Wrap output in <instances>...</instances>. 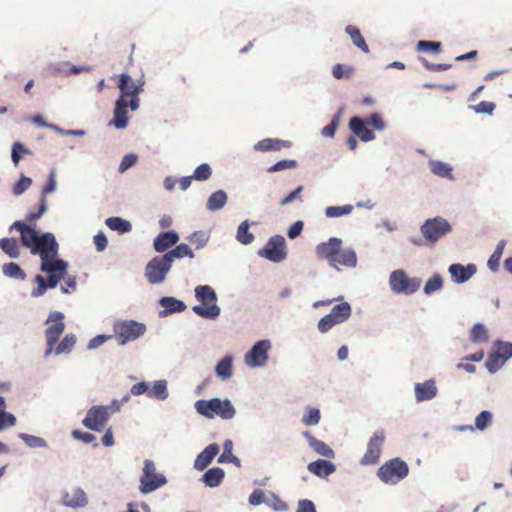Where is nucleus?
I'll use <instances>...</instances> for the list:
<instances>
[{
    "label": "nucleus",
    "instance_id": "nucleus-58",
    "mask_svg": "<svg viewBox=\"0 0 512 512\" xmlns=\"http://www.w3.org/2000/svg\"><path fill=\"white\" fill-rule=\"evenodd\" d=\"M366 124L374 127L376 130H383L385 128V122L380 114L373 113L366 119Z\"/></svg>",
    "mask_w": 512,
    "mask_h": 512
},
{
    "label": "nucleus",
    "instance_id": "nucleus-26",
    "mask_svg": "<svg viewBox=\"0 0 512 512\" xmlns=\"http://www.w3.org/2000/svg\"><path fill=\"white\" fill-rule=\"evenodd\" d=\"M304 437L317 454L327 458H333L335 456V453L330 446H328L325 442L316 439L311 433L304 432Z\"/></svg>",
    "mask_w": 512,
    "mask_h": 512
},
{
    "label": "nucleus",
    "instance_id": "nucleus-41",
    "mask_svg": "<svg viewBox=\"0 0 512 512\" xmlns=\"http://www.w3.org/2000/svg\"><path fill=\"white\" fill-rule=\"evenodd\" d=\"M236 238L244 245H248L253 242L254 235L249 231V224L247 221H244L239 225Z\"/></svg>",
    "mask_w": 512,
    "mask_h": 512
},
{
    "label": "nucleus",
    "instance_id": "nucleus-13",
    "mask_svg": "<svg viewBox=\"0 0 512 512\" xmlns=\"http://www.w3.org/2000/svg\"><path fill=\"white\" fill-rule=\"evenodd\" d=\"M171 266V263L165 259L164 255L152 258L145 267V276L148 282L152 285L164 282Z\"/></svg>",
    "mask_w": 512,
    "mask_h": 512
},
{
    "label": "nucleus",
    "instance_id": "nucleus-53",
    "mask_svg": "<svg viewBox=\"0 0 512 512\" xmlns=\"http://www.w3.org/2000/svg\"><path fill=\"white\" fill-rule=\"evenodd\" d=\"M296 166H297V162L295 160L285 159V160L278 161L274 165L270 166L267 169V171L269 173H274V172L282 171L285 169H293Z\"/></svg>",
    "mask_w": 512,
    "mask_h": 512
},
{
    "label": "nucleus",
    "instance_id": "nucleus-6",
    "mask_svg": "<svg viewBox=\"0 0 512 512\" xmlns=\"http://www.w3.org/2000/svg\"><path fill=\"white\" fill-rule=\"evenodd\" d=\"M195 408L199 414L212 419L219 416L222 419H232L236 413L235 408L228 399L213 398L210 400H198Z\"/></svg>",
    "mask_w": 512,
    "mask_h": 512
},
{
    "label": "nucleus",
    "instance_id": "nucleus-50",
    "mask_svg": "<svg viewBox=\"0 0 512 512\" xmlns=\"http://www.w3.org/2000/svg\"><path fill=\"white\" fill-rule=\"evenodd\" d=\"M211 175H212L211 167L208 164L203 163L195 169L192 176L195 180L205 181V180H208L211 177Z\"/></svg>",
    "mask_w": 512,
    "mask_h": 512
},
{
    "label": "nucleus",
    "instance_id": "nucleus-43",
    "mask_svg": "<svg viewBox=\"0 0 512 512\" xmlns=\"http://www.w3.org/2000/svg\"><path fill=\"white\" fill-rule=\"evenodd\" d=\"M352 205H344V206H329L325 210V214L329 218H336L343 215H348L352 212Z\"/></svg>",
    "mask_w": 512,
    "mask_h": 512
},
{
    "label": "nucleus",
    "instance_id": "nucleus-29",
    "mask_svg": "<svg viewBox=\"0 0 512 512\" xmlns=\"http://www.w3.org/2000/svg\"><path fill=\"white\" fill-rule=\"evenodd\" d=\"M164 256L165 259L172 264L175 259H180L183 257L194 258V253L188 245L182 243L164 254Z\"/></svg>",
    "mask_w": 512,
    "mask_h": 512
},
{
    "label": "nucleus",
    "instance_id": "nucleus-51",
    "mask_svg": "<svg viewBox=\"0 0 512 512\" xmlns=\"http://www.w3.org/2000/svg\"><path fill=\"white\" fill-rule=\"evenodd\" d=\"M505 360L497 352L496 354H490L485 365L490 372H496L503 364Z\"/></svg>",
    "mask_w": 512,
    "mask_h": 512
},
{
    "label": "nucleus",
    "instance_id": "nucleus-24",
    "mask_svg": "<svg viewBox=\"0 0 512 512\" xmlns=\"http://www.w3.org/2000/svg\"><path fill=\"white\" fill-rule=\"evenodd\" d=\"M291 143L289 141L281 139L266 138L258 141L254 149L256 151L268 152V151H280L284 148H289Z\"/></svg>",
    "mask_w": 512,
    "mask_h": 512
},
{
    "label": "nucleus",
    "instance_id": "nucleus-32",
    "mask_svg": "<svg viewBox=\"0 0 512 512\" xmlns=\"http://www.w3.org/2000/svg\"><path fill=\"white\" fill-rule=\"evenodd\" d=\"M345 31L351 37V40L355 46H357L364 53H369V47L357 27L348 25Z\"/></svg>",
    "mask_w": 512,
    "mask_h": 512
},
{
    "label": "nucleus",
    "instance_id": "nucleus-45",
    "mask_svg": "<svg viewBox=\"0 0 512 512\" xmlns=\"http://www.w3.org/2000/svg\"><path fill=\"white\" fill-rule=\"evenodd\" d=\"M321 418L319 409L308 407L303 416L302 422L306 426H314L319 423Z\"/></svg>",
    "mask_w": 512,
    "mask_h": 512
},
{
    "label": "nucleus",
    "instance_id": "nucleus-63",
    "mask_svg": "<svg viewBox=\"0 0 512 512\" xmlns=\"http://www.w3.org/2000/svg\"><path fill=\"white\" fill-rule=\"evenodd\" d=\"M330 317L331 316L326 315L319 320L317 327L321 333L328 332L330 329H332V327L336 325L335 321H333Z\"/></svg>",
    "mask_w": 512,
    "mask_h": 512
},
{
    "label": "nucleus",
    "instance_id": "nucleus-36",
    "mask_svg": "<svg viewBox=\"0 0 512 512\" xmlns=\"http://www.w3.org/2000/svg\"><path fill=\"white\" fill-rule=\"evenodd\" d=\"M3 274L9 278L24 280L26 278L25 272L21 269V267L14 263H5L2 266Z\"/></svg>",
    "mask_w": 512,
    "mask_h": 512
},
{
    "label": "nucleus",
    "instance_id": "nucleus-57",
    "mask_svg": "<svg viewBox=\"0 0 512 512\" xmlns=\"http://www.w3.org/2000/svg\"><path fill=\"white\" fill-rule=\"evenodd\" d=\"M16 418L13 414L0 411V431L14 426Z\"/></svg>",
    "mask_w": 512,
    "mask_h": 512
},
{
    "label": "nucleus",
    "instance_id": "nucleus-19",
    "mask_svg": "<svg viewBox=\"0 0 512 512\" xmlns=\"http://www.w3.org/2000/svg\"><path fill=\"white\" fill-rule=\"evenodd\" d=\"M417 402H423L433 399L437 395V387L434 379H429L423 383H416L414 387Z\"/></svg>",
    "mask_w": 512,
    "mask_h": 512
},
{
    "label": "nucleus",
    "instance_id": "nucleus-27",
    "mask_svg": "<svg viewBox=\"0 0 512 512\" xmlns=\"http://www.w3.org/2000/svg\"><path fill=\"white\" fill-rule=\"evenodd\" d=\"M328 315L336 325L341 324L351 316V306L348 302H342L334 306Z\"/></svg>",
    "mask_w": 512,
    "mask_h": 512
},
{
    "label": "nucleus",
    "instance_id": "nucleus-15",
    "mask_svg": "<svg viewBox=\"0 0 512 512\" xmlns=\"http://www.w3.org/2000/svg\"><path fill=\"white\" fill-rule=\"evenodd\" d=\"M385 435L382 431L376 432L369 440L367 450L361 459L363 465H371L378 462L381 454Z\"/></svg>",
    "mask_w": 512,
    "mask_h": 512
},
{
    "label": "nucleus",
    "instance_id": "nucleus-54",
    "mask_svg": "<svg viewBox=\"0 0 512 512\" xmlns=\"http://www.w3.org/2000/svg\"><path fill=\"white\" fill-rule=\"evenodd\" d=\"M20 153L30 154V150L27 149L22 143L15 142L12 146V153H11L12 161L15 166L18 165V163L21 159Z\"/></svg>",
    "mask_w": 512,
    "mask_h": 512
},
{
    "label": "nucleus",
    "instance_id": "nucleus-2",
    "mask_svg": "<svg viewBox=\"0 0 512 512\" xmlns=\"http://www.w3.org/2000/svg\"><path fill=\"white\" fill-rule=\"evenodd\" d=\"M117 87L120 90V96L115 103L113 124L118 129H124L128 124V111H135L139 108V95L143 92L145 85L144 76L142 75L137 81H133L127 73L119 75Z\"/></svg>",
    "mask_w": 512,
    "mask_h": 512
},
{
    "label": "nucleus",
    "instance_id": "nucleus-7",
    "mask_svg": "<svg viewBox=\"0 0 512 512\" xmlns=\"http://www.w3.org/2000/svg\"><path fill=\"white\" fill-rule=\"evenodd\" d=\"M420 231L424 238V244L434 246L442 237L452 231V226L446 219L437 216L427 219L422 224Z\"/></svg>",
    "mask_w": 512,
    "mask_h": 512
},
{
    "label": "nucleus",
    "instance_id": "nucleus-60",
    "mask_svg": "<svg viewBox=\"0 0 512 512\" xmlns=\"http://www.w3.org/2000/svg\"><path fill=\"white\" fill-rule=\"evenodd\" d=\"M208 238L203 232H195L190 237V242L196 246V249H200L206 245Z\"/></svg>",
    "mask_w": 512,
    "mask_h": 512
},
{
    "label": "nucleus",
    "instance_id": "nucleus-25",
    "mask_svg": "<svg viewBox=\"0 0 512 512\" xmlns=\"http://www.w3.org/2000/svg\"><path fill=\"white\" fill-rule=\"evenodd\" d=\"M87 502V496L81 489H74L72 492H66L62 497V503L67 507H84Z\"/></svg>",
    "mask_w": 512,
    "mask_h": 512
},
{
    "label": "nucleus",
    "instance_id": "nucleus-44",
    "mask_svg": "<svg viewBox=\"0 0 512 512\" xmlns=\"http://www.w3.org/2000/svg\"><path fill=\"white\" fill-rule=\"evenodd\" d=\"M232 448H233L232 441L226 440L223 445L224 451H223L222 455L219 457L218 461L219 462L228 461V462H233V463L239 465L240 460L236 456L233 455Z\"/></svg>",
    "mask_w": 512,
    "mask_h": 512
},
{
    "label": "nucleus",
    "instance_id": "nucleus-61",
    "mask_svg": "<svg viewBox=\"0 0 512 512\" xmlns=\"http://www.w3.org/2000/svg\"><path fill=\"white\" fill-rule=\"evenodd\" d=\"M137 156L135 154H127L123 157L120 165H119V171L124 172L130 167L134 166L137 162Z\"/></svg>",
    "mask_w": 512,
    "mask_h": 512
},
{
    "label": "nucleus",
    "instance_id": "nucleus-31",
    "mask_svg": "<svg viewBox=\"0 0 512 512\" xmlns=\"http://www.w3.org/2000/svg\"><path fill=\"white\" fill-rule=\"evenodd\" d=\"M105 223L109 229L118 231L121 234L132 230L131 223L121 217H109L106 219Z\"/></svg>",
    "mask_w": 512,
    "mask_h": 512
},
{
    "label": "nucleus",
    "instance_id": "nucleus-40",
    "mask_svg": "<svg viewBox=\"0 0 512 512\" xmlns=\"http://www.w3.org/2000/svg\"><path fill=\"white\" fill-rule=\"evenodd\" d=\"M148 396L159 400H165L168 397L167 383L165 380L156 381L148 391Z\"/></svg>",
    "mask_w": 512,
    "mask_h": 512
},
{
    "label": "nucleus",
    "instance_id": "nucleus-38",
    "mask_svg": "<svg viewBox=\"0 0 512 512\" xmlns=\"http://www.w3.org/2000/svg\"><path fill=\"white\" fill-rule=\"evenodd\" d=\"M430 169L435 175L439 177L448 179L453 178L452 168L447 163L441 161H431Z\"/></svg>",
    "mask_w": 512,
    "mask_h": 512
},
{
    "label": "nucleus",
    "instance_id": "nucleus-37",
    "mask_svg": "<svg viewBox=\"0 0 512 512\" xmlns=\"http://www.w3.org/2000/svg\"><path fill=\"white\" fill-rule=\"evenodd\" d=\"M217 376L222 379H228L232 375V358L229 356L221 359L215 368Z\"/></svg>",
    "mask_w": 512,
    "mask_h": 512
},
{
    "label": "nucleus",
    "instance_id": "nucleus-9",
    "mask_svg": "<svg viewBox=\"0 0 512 512\" xmlns=\"http://www.w3.org/2000/svg\"><path fill=\"white\" fill-rule=\"evenodd\" d=\"M113 331L119 344L125 345L143 336L146 332V326L135 320H123L114 324Z\"/></svg>",
    "mask_w": 512,
    "mask_h": 512
},
{
    "label": "nucleus",
    "instance_id": "nucleus-10",
    "mask_svg": "<svg viewBox=\"0 0 512 512\" xmlns=\"http://www.w3.org/2000/svg\"><path fill=\"white\" fill-rule=\"evenodd\" d=\"M409 473L407 463L400 458H394L384 463L378 470V477L387 484H396Z\"/></svg>",
    "mask_w": 512,
    "mask_h": 512
},
{
    "label": "nucleus",
    "instance_id": "nucleus-49",
    "mask_svg": "<svg viewBox=\"0 0 512 512\" xmlns=\"http://www.w3.org/2000/svg\"><path fill=\"white\" fill-rule=\"evenodd\" d=\"M353 74V68L342 64L333 66L332 75L336 79L350 78Z\"/></svg>",
    "mask_w": 512,
    "mask_h": 512
},
{
    "label": "nucleus",
    "instance_id": "nucleus-12",
    "mask_svg": "<svg viewBox=\"0 0 512 512\" xmlns=\"http://www.w3.org/2000/svg\"><path fill=\"white\" fill-rule=\"evenodd\" d=\"M389 285L394 293L410 295L420 288L421 279L410 278L404 270L399 269L390 274Z\"/></svg>",
    "mask_w": 512,
    "mask_h": 512
},
{
    "label": "nucleus",
    "instance_id": "nucleus-62",
    "mask_svg": "<svg viewBox=\"0 0 512 512\" xmlns=\"http://www.w3.org/2000/svg\"><path fill=\"white\" fill-rule=\"evenodd\" d=\"M339 125V116H334L330 124L322 129V135L325 137H333Z\"/></svg>",
    "mask_w": 512,
    "mask_h": 512
},
{
    "label": "nucleus",
    "instance_id": "nucleus-3",
    "mask_svg": "<svg viewBox=\"0 0 512 512\" xmlns=\"http://www.w3.org/2000/svg\"><path fill=\"white\" fill-rule=\"evenodd\" d=\"M341 245L340 239L332 237L327 242L320 243L316 247V253L319 258L327 260L334 268L354 267L357 263L355 252L352 249L342 250Z\"/></svg>",
    "mask_w": 512,
    "mask_h": 512
},
{
    "label": "nucleus",
    "instance_id": "nucleus-21",
    "mask_svg": "<svg viewBox=\"0 0 512 512\" xmlns=\"http://www.w3.org/2000/svg\"><path fill=\"white\" fill-rule=\"evenodd\" d=\"M179 241V236L175 231H167L160 233L154 239V249L159 252H165Z\"/></svg>",
    "mask_w": 512,
    "mask_h": 512
},
{
    "label": "nucleus",
    "instance_id": "nucleus-33",
    "mask_svg": "<svg viewBox=\"0 0 512 512\" xmlns=\"http://www.w3.org/2000/svg\"><path fill=\"white\" fill-rule=\"evenodd\" d=\"M224 475V471L221 468L215 467L205 472L203 480L207 486L216 487L222 482Z\"/></svg>",
    "mask_w": 512,
    "mask_h": 512
},
{
    "label": "nucleus",
    "instance_id": "nucleus-17",
    "mask_svg": "<svg viewBox=\"0 0 512 512\" xmlns=\"http://www.w3.org/2000/svg\"><path fill=\"white\" fill-rule=\"evenodd\" d=\"M56 189V179H55V172L52 171L49 175V179L47 183L45 184L40 198V205L37 212H31L26 216V220L29 223H33L37 219H39L46 211L47 209V203H46V196L49 193H52Z\"/></svg>",
    "mask_w": 512,
    "mask_h": 512
},
{
    "label": "nucleus",
    "instance_id": "nucleus-14",
    "mask_svg": "<svg viewBox=\"0 0 512 512\" xmlns=\"http://www.w3.org/2000/svg\"><path fill=\"white\" fill-rule=\"evenodd\" d=\"M285 243L283 236H273L268 240L264 248L259 251V255L272 262H281L286 257Z\"/></svg>",
    "mask_w": 512,
    "mask_h": 512
},
{
    "label": "nucleus",
    "instance_id": "nucleus-16",
    "mask_svg": "<svg viewBox=\"0 0 512 512\" xmlns=\"http://www.w3.org/2000/svg\"><path fill=\"white\" fill-rule=\"evenodd\" d=\"M271 345L268 340L258 341L245 356V362L251 367L263 366L268 359Z\"/></svg>",
    "mask_w": 512,
    "mask_h": 512
},
{
    "label": "nucleus",
    "instance_id": "nucleus-30",
    "mask_svg": "<svg viewBox=\"0 0 512 512\" xmlns=\"http://www.w3.org/2000/svg\"><path fill=\"white\" fill-rule=\"evenodd\" d=\"M0 249L11 258L20 256V247L15 238L0 239Z\"/></svg>",
    "mask_w": 512,
    "mask_h": 512
},
{
    "label": "nucleus",
    "instance_id": "nucleus-23",
    "mask_svg": "<svg viewBox=\"0 0 512 512\" xmlns=\"http://www.w3.org/2000/svg\"><path fill=\"white\" fill-rule=\"evenodd\" d=\"M307 469L310 473L320 477L326 478L335 471V465L323 459H318L308 464Z\"/></svg>",
    "mask_w": 512,
    "mask_h": 512
},
{
    "label": "nucleus",
    "instance_id": "nucleus-56",
    "mask_svg": "<svg viewBox=\"0 0 512 512\" xmlns=\"http://www.w3.org/2000/svg\"><path fill=\"white\" fill-rule=\"evenodd\" d=\"M32 184V180L29 177L21 176L19 181L13 187V194L16 196L21 195L25 190H27Z\"/></svg>",
    "mask_w": 512,
    "mask_h": 512
},
{
    "label": "nucleus",
    "instance_id": "nucleus-8",
    "mask_svg": "<svg viewBox=\"0 0 512 512\" xmlns=\"http://www.w3.org/2000/svg\"><path fill=\"white\" fill-rule=\"evenodd\" d=\"M46 324L48 325L45 330L47 349L45 350L44 356L47 358L53 353L54 346L64 332L65 323L63 313L58 311L50 313Z\"/></svg>",
    "mask_w": 512,
    "mask_h": 512
},
{
    "label": "nucleus",
    "instance_id": "nucleus-5",
    "mask_svg": "<svg viewBox=\"0 0 512 512\" xmlns=\"http://www.w3.org/2000/svg\"><path fill=\"white\" fill-rule=\"evenodd\" d=\"M195 297L201 302L192 308L193 312L205 319H216L220 315V308L217 305V295L212 287L200 285L195 288Z\"/></svg>",
    "mask_w": 512,
    "mask_h": 512
},
{
    "label": "nucleus",
    "instance_id": "nucleus-28",
    "mask_svg": "<svg viewBox=\"0 0 512 512\" xmlns=\"http://www.w3.org/2000/svg\"><path fill=\"white\" fill-rule=\"evenodd\" d=\"M159 304L164 308V311L161 314L178 313L183 312L186 309L185 303L174 297H163L160 299Z\"/></svg>",
    "mask_w": 512,
    "mask_h": 512
},
{
    "label": "nucleus",
    "instance_id": "nucleus-39",
    "mask_svg": "<svg viewBox=\"0 0 512 512\" xmlns=\"http://www.w3.org/2000/svg\"><path fill=\"white\" fill-rule=\"evenodd\" d=\"M470 340L473 343H484L488 341V331L486 327L481 324H475L470 331Z\"/></svg>",
    "mask_w": 512,
    "mask_h": 512
},
{
    "label": "nucleus",
    "instance_id": "nucleus-46",
    "mask_svg": "<svg viewBox=\"0 0 512 512\" xmlns=\"http://www.w3.org/2000/svg\"><path fill=\"white\" fill-rule=\"evenodd\" d=\"M63 280V285L61 286V290L63 293H70L76 290V277L67 274V269L61 277L59 278V282Z\"/></svg>",
    "mask_w": 512,
    "mask_h": 512
},
{
    "label": "nucleus",
    "instance_id": "nucleus-1",
    "mask_svg": "<svg viewBox=\"0 0 512 512\" xmlns=\"http://www.w3.org/2000/svg\"><path fill=\"white\" fill-rule=\"evenodd\" d=\"M11 229H16L20 233L22 245L28 248L31 254L40 256V271L48 274L47 279L41 275L35 277L38 286L31 292V295L40 297L47 289L55 288L58 285L59 278L68 269V263L57 257L59 244L52 233L46 232L39 235L33 227L23 221H15Z\"/></svg>",
    "mask_w": 512,
    "mask_h": 512
},
{
    "label": "nucleus",
    "instance_id": "nucleus-4",
    "mask_svg": "<svg viewBox=\"0 0 512 512\" xmlns=\"http://www.w3.org/2000/svg\"><path fill=\"white\" fill-rule=\"evenodd\" d=\"M130 396L125 395L121 401L114 400L110 405L107 406H92L82 420V424L94 431L101 432L105 429L106 424L110 416L120 410L121 404L128 402Z\"/></svg>",
    "mask_w": 512,
    "mask_h": 512
},
{
    "label": "nucleus",
    "instance_id": "nucleus-42",
    "mask_svg": "<svg viewBox=\"0 0 512 512\" xmlns=\"http://www.w3.org/2000/svg\"><path fill=\"white\" fill-rule=\"evenodd\" d=\"M504 250V244L503 242H500L496 249L494 250L493 254L490 256L488 260V267L492 272H497L499 269L500 260L503 254Z\"/></svg>",
    "mask_w": 512,
    "mask_h": 512
},
{
    "label": "nucleus",
    "instance_id": "nucleus-47",
    "mask_svg": "<svg viewBox=\"0 0 512 512\" xmlns=\"http://www.w3.org/2000/svg\"><path fill=\"white\" fill-rule=\"evenodd\" d=\"M20 438L26 443V445L31 448H41L47 446L46 441L38 436L21 433Z\"/></svg>",
    "mask_w": 512,
    "mask_h": 512
},
{
    "label": "nucleus",
    "instance_id": "nucleus-55",
    "mask_svg": "<svg viewBox=\"0 0 512 512\" xmlns=\"http://www.w3.org/2000/svg\"><path fill=\"white\" fill-rule=\"evenodd\" d=\"M440 48H441V43L435 42V41L421 40L417 44V50L424 51V52L438 53L440 51Z\"/></svg>",
    "mask_w": 512,
    "mask_h": 512
},
{
    "label": "nucleus",
    "instance_id": "nucleus-59",
    "mask_svg": "<svg viewBox=\"0 0 512 512\" xmlns=\"http://www.w3.org/2000/svg\"><path fill=\"white\" fill-rule=\"evenodd\" d=\"M496 105L493 102L481 101L473 107L476 113H487L492 114L495 110Z\"/></svg>",
    "mask_w": 512,
    "mask_h": 512
},
{
    "label": "nucleus",
    "instance_id": "nucleus-11",
    "mask_svg": "<svg viewBox=\"0 0 512 512\" xmlns=\"http://www.w3.org/2000/svg\"><path fill=\"white\" fill-rule=\"evenodd\" d=\"M167 479L163 474L156 472V466L152 460H145L142 475L140 477L139 490L142 494L151 493L164 486Z\"/></svg>",
    "mask_w": 512,
    "mask_h": 512
},
{
    "label": "nucleus",
    "instance_id": "nucleus-18",
    "mask_svg": "<svg viewBox=\"0 0 512 512\" xmlns=\"http://www.w3.org/2000/svg\"><path fill=\"white\" fill-rule=\"evenodd\" d=\"M448 270L452 280L457 284H461L468 281L476 273L477 268L474 264H468L467 266L452 264Z\"/></svg>",
    "mask_w": 512,
    "mask_h": 512
},
{
    "label": "nucleus",
    "instance_id": "nucleus-35",
    "mask_svg": "<svg viewBox=\"0 0 512 512\" xmlns=\"http://www.w3.org/2000/svg\"><path fill=\"white\" fill-rule=\"evenodd\" d=\"M76 344V336L74 334H66L62 341L54 346L53 352L57 355L69 353Z\"/></svg>",
    "mask_w": 512,
    "mask_h": 512
},
{
    "label": "nucleus",
    "instance_id": "nucleus-22",
    "mask_svg": "<svg viewBox=\"0 0 512 512\" xmlns=\"http://www.w3.org/2000/svg\"><path fill=\"white\" fill-rule=\"evenodd\" d=\"M219 452V446L216 443L208 445L195 459L194 467L197 470H204Z\"/></svg>",
    "mask_w": 512,
    "mask_h": 512
},
{
    "label": "nucleus",
    "instance_id": "nucleus-64",
    "mask_svg": "<svg viewBox=\"0 0 512 512\" xmlns=\"http://www.w3.org/2000/svg\"><path fill=\"white\" fill-rule=\"evenodd\" d=\"M498 353L503 357V359L506 361L508 358L512 357V343L511 342H505L500 343L498 346Z\"/></svg>",
    "mask_w": 512,
    "mask_h": 512
},
{
    "label": "nucleus",
    "instance_id": "nucleus-52",
    "mask_svg": "<svg viewBox=\"0 0 512 512\" xmlns=\"http://www.w3.org/2000/svg\"><path fill=\"white\" fill-rule=\"evenodd\" d=\"M492 422V414L489 411H482L475 419V426L479 430L486 429Z\"/></svg>",
    "mask_w": 512,
    "mask_h": 512
},
{
    "label": "nucleus",
    "instance_id": "nucleus-48",
    "mask_svg": "<svg viewBox=\"0 0 512 512\" xmlns=\"http://www.w3.org/2000/svg\"><path fill=\"white\" fill-rule=\"evenodd\" d=\"M443 286L442 277L439 274L433 275L425 284L424 292L431 294L437 290H440Z\"/></svg>",
    "mask_w": 512,
    "mask_h": 512
},
{
    "label": "nucleus",
    "instance_id": "nucleus-20",
    "mask_svg": "<svg viewBox=\"0 0 512 512\" xmlns=\"http://www.w3.org/2000/svg\"><path fill=\"white\" fill-rule=\"evenodd\" d=\"M366 125V122L357 116L352 117L349 121L350 130L363 142H368L375 139V134L372 130L368 129Z\"/></svg>",
    "mask_w": 512,
    "mask_h": 512
},
{
    "label": "nucleus",
    "instance_id": "nucleus-34",
    "mask_svg": "<svg viewBox=\"0 0 512 512\" xmlns=\"http://www.w3.org/2000/svg\"><path fill=\"white\" fill-rule=\"evenodd\" d=\"M227 202V195L223 190H218L210 195L207 201V209L216 211L224 207Z\"/></svg>",
    "mask_w": 512,
    "mask_h": 512
}]
</instances>
